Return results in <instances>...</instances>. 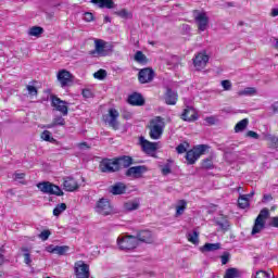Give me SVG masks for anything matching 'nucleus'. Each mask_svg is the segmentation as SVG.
I'll list each match as a JSON object with an SVG mask.
<instances>
[{"label":"nucleus","mask_w":278,"mask_h":278,"mask_svg":"<svg viewBox=\"0 0 278 278\" xmlns=\"http://www.w3.org/2000/svg\"><path fill=\"white\" fill-rule=\"evenodd\" d=\"M114 46L103 39H94V49L89 52L92 58H108Z\"/></svg>","instance_id":"nucleus-1"},{"label":"nucleus","mask_w":278,"mask_h":278,"mask_svg":"<svg viewBox=\"0 0 278 278\" xmlns=\"http://www.w3.org/2000/svg\"><path fill=\"white\" fill-rule=\"evenodd\" d=\"M166 123L162 116H156L150 121L149 125V136L151 140H160L164 134V128Z\"/></svg>","instance_id":"nucleus-2"},{"label":"nucleus","mask_w":278,"mask_h":278,"mask_svg":"<svg viewBox=\"0 0 278 278\" xmlns=\"http://www.w3.org/2000/svg\"><path fill=\"white\" fill-rule=\"evenodd\" d=\"M210 149V146L207 144H198L194 146L193 149L186 152V161L189 166H192V164H197V160L201 157V155H205V151Z\"/></svg>","instance_id":"nucleus-3"},{"label":"nucleus","mask_w":278,"mask_h":278,"mask_svg":"<svg viewBox=\"0 0 278 278\" xmlns=\"http://www.w3.org/2000/svg\"><path fill=\"white\" fill-rule=\"evenodd\" d=\"M138 239L134 235H126L117 238V245L121 251H134L138 249Z\"/></svg>","instance_id":"nucleus-4"},{"label":"nucleus","mask_w":278,"mask_h":278,"mask_svg":"<svg viewBox=\"0 0 278 278\" xmlns=\"http://www.w3.org/2000/svg\"><path fill=\"white\" fill-rule=\"evenodd\" d=\"M37 188L43 194H53L54 197H64V191H62L60 186H58L51 181L38 182Z\"/></svg>","instance_id":"nucleus-5"},{"label":"nucleus","mask_w":278,"mask_h":278,"mask_svg":"<svg viewBox=\"0 0 278 278\" xmlns=\"http://www.w3.org/2000/svg\"><path fill=\"white\" fill-rule=\"evenodd\" d=\"M97 214L101 216H112L114 214V206L109 199L102 198L96 203L94 207Z\"/></svg>","instance_id":"nucleus-6"},{"label":"nucleus","mask_w":278,"mask_h":278,"mask_svg":"<svg viewBox=\"0 0 278 278\" xmlns=\"http://www.w3.org/2000/svg\"><path fill=\"white\" fill-rule=\"evenodd\" d=\"M139 147L141 151L146 153V155H151V157H155V153L157 152V142H151L144 138V136L139 137Z\"/></svg>","instance_id":"nucleus-7"},{"label":"nucleus","mask_w":278,"mask_h":278,"mask_svg":"<svg viewBox=\"0 0 278 278\" xmlns=\"http://www.w3.org/2000/svg\"><path fill=\"white\" fill-rule=\"evenodd\" d=\"M56 79L61 88H68L73 85L75 77L68 70H60L56 74Z\"/></svg>","instance_id":"nucleus-8"},{"label":"nucleus","mask_w":278,"mask_h":278,"mask_svg":"<svg viewBox=\"0 0 278 278\" xmlns=\"http://www.w3.org/2000/svg\"><path fill=\"white\" fill-rule=\"evenodd\" d=\"M74 275L76 278H90V265L84 261L74 263Z\"/></svg>","instance_id":"nucleus-9"},{"label":"nucleus","mask_w":278,"mask_h":278,"mask_svg":"<svg viewBox=\"0 0 278 278\" xmlns=\"http://www.w3.org/2000/svg\"><path fill=\"white\" fill-rule=\"evenodd\" d=\"M51 106L62 116H68V102L60 99L58 96H51Z\"/></svg>","instance_id":"nucleus-10"},{"label":"nucleus","mask_w":278,"mask_h":278,"mask_svg":"<svg viewBox=\"0 0 278 278\" xmlns=\"http://www.w3.org/2000/svg\"><path fill=\"white\" fill-rule=\"evenodd\" d=\"M116 159H102L99 163L100 173H118Z\"/></svg>","instance_id":"nucleus-11"},{"label":"nucleus","mask_w":278,"mask_h":278,"mask_svg":"<svg viewBox=\"0 0 278 278\" xmlns=\"http://www.w3.org/2000/svg\"><path fill=\"white\" fill-rule=\"evenodd\" d=\"M180 119L185 123H197L199 121V112L193 106H186L180 114Z\"/></svg>","instance_id":"nucleus-12"},{"label":"nucleus","mask_w":278,"mask_h":278,"mask_svg":"<svg viewBox=\"0 0 278 278\" xmlns=\"http://www.w3.org/2000/svg\"><path fill=\"white\" fill-rule=\"evenodd\" d=\"M207 62H210V55H207V52L201 51L193 58V66L197 68V71H203L205 66H207Z\"/></svg>","instance_id":"nucleus-13"},{"label":"nucleus","mask_w":278,"mask_h":278,"mask_svg":"<svg viewBox=\"0 0 278 278\" xmlns=\"http://www.w3.org/2000/svg\"><path fill=\"white\" fill-rule=\"evenodd\" d=\"M155 78V72L151 67L141 68L138 73L139 84H151Z\"/></svg>","instance_id":"nucleus-14"},{"label":"nucleus","mask_w":278,"mask_h":278,"mask_svg":"<svg viewBox=\"0 0 278 278\" xmlns=\"http://www.w3.org/2000/svg\"><path fill=\"white\" fill-rule=\"evenodd\" d=\"M135 238H137V242L153 244V232H151L149 229L138 230Z\"/></svg>","instance_id":"nucleus-15"},{"label":"nucleus","mask_w":278,"mask_h":278,"mask_svg":"<svg viewBox=\"0 0 278 278\" xmlns=\"http://www.w3.org/2000/svg\"><path fill=\"white\" fill-rule=\"evenodd\" d=\"M63 190L65 192H75V190H79V182L71 176H66L63 178Z\"/></svg>","instance_id":"nucleus-16"},{"label":"nucleus","mask_w":278,"mask_h":278,"mask_svg":"<svg viewBox=\"0 0 278 278\" xmlns=\"http://www.w3.org/2000/svg\"><path fill=\"white\" fill-rule=\"evenodd\" d=\"M195 23L198 25L199 31H205L210 25V17H207L206 12H201L195 16Z\"/></svg>","instance_id":"nucleus-17"},{"label":"nucleus","mask_w":278,"mask_h":278,"mask_svg":"<svg viewBox=\"0 0 278 278\" xmlns=\"http://www.w3.org/2000/svg\"><path fill=\"white\" fill-rule=\"evenodd\" d=\"M109 116H110L109 126L112 127L114 131H118V129L121 128L118 116H121V114L116 111V109H110Z\"/></svg>","instance_id":"nucleus-18"},{"label":"nucleus","mask_w":278,"mask_h":278,"mask_svg":"<svg viewBox=\"0 0 278 278\" xmlns=\"http://www.w3.org/2000/svg\"><path fill=\"white\" fill-rule=\"evenodd\" d=\"M147 170H149V168L147 167V165H138V166H132L129 167L125 175L126 177H140L141 175H144V173H147Z\"/></svg>","instance_id":"nucleus-19"},{"label":"nucleus","mask_w":278,"mask_h":278,"mask_svg":"<svg viewBox=\"0 0 278 278\" xmlns=\"http://www.w3.org/2000/svg\"><path fill=\"white\" fill-rule=\"evenodd\" d=\"M164 100L166 105H177V101H179V94L173 89L167 88L164 94Z\"/></svg>","instance_id":"nucleus-20"},{"label":"nucleus","mask_w":278,"mask_h":278,"mask_svg":"<svg viewBox=\"0 0 278 278\" xmlns=\"http://www.w3.org/2000/svg\"><path fill=\"white\" fill-rule=\"evenodd\" d=\"M128 103L129 105H134L136 108H142L144 105V97H142V93L134 92L130 96H128Z\"/></svg>","instance_id":"nucleus-21"},{"label":"nucleus","mask_w":278,"mask_h":278,"mask_svg":"<svg viewBox=\"0 0 278 278\" xmlns=\"http://www.w3.org/2000/svg\"><path fill=\"white\" fill-rule=\"evenodd\" d=\"M115 161H117V172L121 170V168H129L131 164H134V159L129 155H123L119 157H115Z\"/></svg>","instance_id":"nucleus-22"},{"label":"nucleus","mask_w":278,"mask_h":278,"mask_svg":"<svg viewBox=\"0 0 278 278\" xmlns=\"http://www.w3.org/2000/svg\"><path fill=\"white\" fill-rule=\"evenodd\" d=\"M109 192L115 197L118 194H125V192H127V185L124 182H116L109 188Z\"/></svg>","instance_id":"nucleus-23"},{"label":"nucleus","mask_w":278,"mask_h":278,"mask_svg":"<svg viewBox=\"0 0 278 278\" xmlns=\"http://www.w3.org/2000/svg\"><path fill=\"white\" fill-rule=\"evenodd\" d=\"M64 115H56L53 117L51 124H47L43 127L46 129H53V127H64L66 125V119L63 118Z\"/></svg>","instance_id":"nucleus-24"},{"label":"nucleus","mask_w":278,"mask_h":278,"mask_svg":"<svg viewBox=\"0 0 278 278\" xmlns=\"http://www.w3.org/2000/svg\"><path fill=\"white\" fill-rule=\"evenodd\" d=\"M93 5H98L100 9L113 10L114 0H90Z\"/></svg>","instance_id":"nucleus-25"},{"label":"nucleus","mask_w":278,"mask_h":278,"mask_svg":"<svg viewBox=\"0 0 278 278\" xmlns=\"http://www.w3.org/2000/svg\"><path fill=\"white\" fill-rule=\"evenodd\" d=\"M264 140L267 141L269 149H278V137L275 135H265Z\"/></svg>","instance_id":"nucleus-26"},{"label":"nucleus","mask_w":278,"mask_h":278,"mask_svg":"<svg viewBox=\"0 0 278 278\" xmlns=\"http://www.w3.org/2000/svg\"><path fill=\"white\" fill-rule=\"evenodd\" d=\"M220 243H205L200 248L201 253H212V251H218Z\"/></svg>","instance_id":"nucleus-27"},{"label":"nucleus","mask_w":278,"mask_h":278,"mask_svg":"<svg viewBox=\"0 0 278 278\" xmlns=\"http://www.w3.org/2000/svg\"><path fill=\"white\" fill-rule=\"evenodd\" d=\"M134 60L135 62H137L138 64H149V59L147 58V55H144V52L143 51H140L138 50L136 53H135V56H134Z\"/></svg>","instance_id":"nucleus-28"},{"label":"nucleus","mask_w":278,"mask_h":278,"mask_svg":"<svg viewBox=\"0 0 278 278\" xmlns=\"http://www.w3.org/2000/svg\"><path fill=\"white\" fill-rule=\"evenodd\" d=\"M40 138L45 142H50L51 144H58V139L53 138V136L51 135V131L49 130H43L40 134Z\"/></svg>","instance_id":"nucleus-29"},{"label":"nucleus","mask_w":278,"mask_h":278,"mask_svg":"<svg viewBox=\"0 0 278 278\" xmlns=\"http://www.w3.org/2000/svg\"><path fill=\"white\" fill-rule=\"evenodd\" d=\"M21 251L24 253V264H26V266H31V250L27 247H22Z\"/></svg>","instance_id":"nucleus-30"},{"label":"nucleus","mask_w":278,"mask_h":278,"mask_svg":"<svg viewBox=\"0 0 278 278\" xmlns=\"http://www.w3.org/2000/svg\"><path fill=\"white\" fill-rule=\"evenodd\" d=\"M257 94L255 87H247L243 90L238 91V97H253Z\"/></svg>","instance_id":"nucleus-31"},{"label":"nucleus","mask_w":278,"mask_h":278,"mask_svg":"<svg viewBox=\"0 0 278 278\" xmlns=\"http://www.w3.org/2000/svg\"><path fill=\"white\" fill-rule=\"evenodd\" d=\"M247 127H249V118H243L236 124L235 134H240V131H244Z\"/></svg>","instance_id":"nucleus-32"},{"label":"nucleus","mask_w":278,"mask_h":278,"mask_svg":"<svg viewBox=\"0 0 278 278\" xmlns=\"http://www.w3.org/2000/svg\"><path fill=\"white\" fill-rule=\"evenodd\" d=\"M42 34H45V28H42L41 26H33L28 30V35L35 36V38H40Z\"/></svg>","instance_id":"nucleus-33"},{"label":"nucleus","mask_w":278,"mask_h":278,"mask_svg":"<svg viewBox=\"0 0 278 278\" xmlns=\"http://www.w3.org/2000/svg\"><path fill=\"white\" fill-rule=\"evenodd\" d=\"M71 248L68 245H56L50 251V253H56V255H66Z\"/></svg>","instance_id":"nucleus-34"},{"label":"nucleus","mask_w":278,"mask_h":278,"mask_svg":"<svg viewBox=\"0 0 278 278\" xmlns=\"http://www.w3.org/2000/svg\"><path fill=\"white\" fill-rule=\"evenodd\" d=\"M251 204L249 203V195H240L238 199V206L241 210H247V207H249Z\"/></svg>","instance_id":"nucleus-35"},{"label":"nucleus","mask_w":278,"mask_h":278,"mask_svg":"<svg viewBox=\"0 0 278 278\" xmlns=\"http://www.w3.org/2000/svg\"><path fill=\"white\" fill-rule=\"evenodd\" d=\"M201 168H203L204 170L214 169V161L212 160V157H207V159L202 160Z\"/></svg>","instance_id":"nucleus-36"},{"label":"nucleus","mask_w":278,"mask_h":278,"mask_svg":"<svg viewBox=\"0 0 278 278\" xmlns=\"http://www.w3.org/2000/svg\"><path fill=\"white\" fill-rule=\"evenodd\" d=\"M140 207V203L136 201H128L124 203V210L126 212H134V210H138Z\"/></svg>","instance_id":"nucleus-37"},{"label":"nucleus","mask_w":278,"mask_h":278,"mask_svg":"<svg viewBox=\"0 0 278 278\" xmlns=\"http://www.w3.org/2000/svg\"><path fill=\"white\" fill-rule=\"evenodd\" d=\"M186 207H188V202H186V200H180L179 205L176 206V216H181V214L186 212Z\"/></svg>","instance_id":"nucleus-38"},{"label":"nucleus","mask_w":278,"mask_h":278,"mask_svg":"<svg viewBox=\"0 0 278 278\" xmlns=\"http://www.w3.org/2000/svg\"><path fill=\"white\" fill-rule=\"evenodd\" d=\"M115 14L116 16H119V18H134V14L127 9H122L121 11L115 12Z\"/></svg>","instance_id":"nucleus-39"},{"label":"nucleus","mask_w":278,"mask_h":278,"mask_svg":"<svg viewBox=\"0 0 278 278\" xmlns=\"http://www.w3.org/2000/svg\"><path fill=\"white\" fill-rule=\"evenodd\" d=\"M62 212H66V203L58 204L53 208V216H60V214H62Z\"/></svg>","instance_id":"nucleus-40"},{"label":"nucleus","mask_w":278,"mask_h":278,"mask_svg":"<svg viewBox=\"0 0 278 278\" xmlns=\"http://www.w3.org/2000/svg\"><path fill=\"white\" fill-rule=\"evenodd\" d=\"M188 242H191V244H199V232L197 230H193V233H189L187 236Z\"/></svg>","instance_id":"nucleus-41"},{"label":"nucleus","mask_w":278,"mask_h":278,"mask_svg":"<svg viewBox=\"0 0 278 278\" xmlns=\"http://www.w3.org/2000/svg\"><path fill=\"white\" fill-rule=\"evenodd\" d=\"M188 147H190L188 142L180 143L176 147V151L179 155L182 153H188Z\"/></svg>","instance_id":"nucleus-42"},{"label":"nucleus","mask_w":278,"mask_h":278,"mask_svg":"<svg viewBox=\"0 0 278 278\" xmlns=\"http://www.w3.org/2000/svg\"><path fill=\"white\" fill-rule=\"evenodd\" d=\"M238 277V269L231 267L226 270L224 278H236Z\"/></svg>","instance_id":"nucleus-43"},{"label":"nucleus","mask_w":278,"mask_h":278,"mask_svg":"<svg viewBox=\"0 0 278 278\" xmlns=\"http://www.w3.org/2000/svg\"><path fill=\"white\" fill-rule=\"evenodd\" d=\"M29 97H38V88L34 85H26Z\"/></svg>","instance_id":"nucleus-44"},{"label":"nucleus","mask_w":278,"mask_h":278,"mask_svg":"<svg viewBox=\"0 0 278 278\" xmlns=\"http://www.w3.org/2000/svg\"><path fill=\"white\" fill-rule=\"evenodd\" d=\"M94 79L103 80L108 77V72L105 70H99L93 74Z\"/></svg>","instance_id":"nucleus-45"},{"label":"nucleus","mask_w":278,"mask_h":278,"mask_svg":"<svg viewBox=\"0 0 278 278\" xmlns=\"http://www.w3.org/2000/svg\"><path fill=\"white\" fill-rule=\"evenodd\" d=\"M51 236V230H42L40 233H39V238L40 240H42L43 242L49 240V237Z\"/></svg>","instance_id":"nucleus-46"},{"label":"nucleus","mask_w":278,"mask_h":278,"mask_svg":"<svg viewBox=\"0 0 278 278\" xmlns=\"http://www.w3.org/2000/svg\"><path fill=\"white\" fill-rule=\"evenodd\" d=\"M255 278H270V274L264 270H260V271H256ZM271 278H275V276H273Z\"/></svg>","instance_id":"nucleus-47"},{"label":"nucleus","mask_w":278,"mask_h":278,"mask_svg":"<svg viewBox=\"0 0 278 278\" xmlns=\"http://www.w3.org/2000/svg\"><path fill=\"white\" fill-rule=\"evenodd\" d=\"M81 94L85 99H92L94 97L90 89H83Z\"/></svg>","instance_id":"nucleus-48"},{"label":"nucleus","mask_w":278,"mask_h":278,"mask_svg":"<svg viewBox=\"0 0 278 278\" xmlns=\"http://www.w3.org/2000/svg\"><path fill=\"white\" fill-rule=\"evenodd\" d=\"M262 229H264V226H262L261 224H254L252 228V236H255V233H260Z\"/></svg>","instance_id":"nucleus-49"},{"label":"nucleus","mask_w":278,"mask_h":278,"mask_svg":"<svg viewBox=\"0 0 278 278\" xmlns=\"http://www.w3.org/2000/svg\"><path fill=\"white\" fill-rule=\"evenodd\" d=\"M258 216L266 220V218H268V216H270V211H268V208H263V210H261Z\"/></svg>","instance_id":"nucleus-50"},{"label":"nucleus","mask_w":278,"mask_h":278,"mask_svg":"<svg viewBox=\"0 0 278 278\" xmlns=\"http://www.w3.org/2000/svg\"><path fill=\"white\" fill-rule=\"evenodd\" d=\"M84 21L86 23H92V21H94V15L90 12H86L84 16Z\"/></svg>","instance_id":"nucleus-51"},{"label":"nucleus","mask_w":278,"mask_h":278,"mask_svg":"<svg viewBox=\"0 0 278 278\" xmlns=\"http://www.w3.org/2000/svg\"><path fill=\"white\" fill-rule=\"evenodd\" d=\"M229 255H230L229 252H224V254L220 256L223 266L229 263Z\"/></svg>","instance_id":"nucleus-52"},{"label":"nucleus","mask_w":278,"mask_h":278,"mask_svg":"<svg viewBox=\"0 0 278 278\" xmlns=\"http://www.w3.org/2000/svg\"><path fill=\"white\" fill-rule=\"evenodd\" d=\"M161 173L164 176L170 175V173H173V170L170 169V165L167 164L164 167H162Z\"/></svg>","instance_id":"nucleus-53"},{"label":"nucleus","mask_w":278,"mask_h":278,"mask_svg":"<svg viewBox=\"0 0 278 278\" xmlns=\"http://www.w3.org/2000/svg\"><path fill=\"white\" fill-rule=\"evenodd\" d=\"M13 177H14V180H15V181H18V180H21V179H25L26 175H25V173H17V172H15V173L13 174Z\"/></svg>","instance_id":"nucleus-54"},{"label":"nucleus","mask_w":278,"mask_h":278,"mask_svg":"<svg viewBox=\"0 0 278 278\" xmlns=\"http://www.w3.org/2000/svg\"><path fill=\"white\" fill-rule=\"evenodd\" d=\"M248 138H254V140L260 139V135L253 130H249L245 135Z\"/></svg>","instance_id":"nucleus-55"},{"label":"nucleus","mask_w":278,"mask_h":278,"mask_svg":"<svg viewBox=\"0 0 278 278\" xmlns=\"http://www.w3.org/2000/svg\"><path fill=\"white\" fill-rule=\"evenodd\" d=\"M222 86L224 90H231V80H223Z\"/></svg>","instance_id":"nucleus-56"},{"label":"nucleus","mask_w":278,"mask_h":278,"mask_svg":"<svg viewBox=\"0 0 278 278\" xmlns=\"http://www.w3.org/2000/svg\"><path fill=\"white\" fill-rule=\"evenodd\" d=\"M266 219L264 217H260V215H257L256 219H255V223L256 225H262L263 227H265L266 225Z\"/></svg>","instance_id":"nucleus-57"},{"label":"nucleus","mask_w":278,"mask_h":278,"mask_svg":"<svg viewBox=\"0 0 278 278\" xmlns=\"http://www.w3.org/2000/svg\"><path fill=\"white\" fill-rule=\"evenodd\" d=\"M205 123H207L208 125H216V117L214 116L205 117Z\"/></svg>","instance_id":"nucleus-58"},{"label":"nucleus","mask_w":278,"mask_h":278,"mask_svg":"<svg viewBox=\"0 0 278 278\" xmlns=\"http://www.w3.org/2000/svg\"><path fill=\"white\" fill-rule=\"evenodd\" d=\"M77 147L80 150L90 149V147L88 146V142H86V141H83V142L78 143Z\"/></svg>","instance_id":"nucleus-59"},{"label":"nucleus","mask_w":278,"mask_h":278,"mask_svg":"<svg viewBox=\"0 0 278 278\" xmlns=\"http://www.w3.org/2000/svg\"><path fill=\"white\" fill-rule=\"evenodd\" d=\"M273 114H278V102H274L270 106Z\"/></svg>","instance_id":"nucleus-60"},{"label":"nucleus","mask_w":278,"mask_h":278,"mask_svg":"<svg viewBox=\"0 0 278 278\" xmlns=\"http://www.w3.org/2000/svg\"><path fill=\"white\" fill-rule=\"evenodd\" d=\"M270 225L271 227H276L278 229V216L271 218Z\"/></svg>","instance_id":"nucleus-61"},{"label":"nucleus","mask_w":278,"mask_h":278,"mask_svg":"<svg viewBox=\"0 0 278 278\" xmlns=\"http://www.w3.org/2000/svg\"><path fill=\"white\" fill-rule=\"evenodd\" d=\"M266 201H273V194H264L263 195V203Z\"/></svg>","instance_id":"nucleus-62"},{"label":"nucleus","mask_w":278,"mask_h":278,"mask_svg":"<svg viewBox=\"0 0 278 278\" xmlns=\"http://www.w3.org/2000/svg\"><path fill=\"white\" fill-rule=\"evenodd\" d=\"M4 260H5V256H3V249L0 248V266L3 265Z\"/></svg>","instance_id":"nucleus-63"},{"label":"nucleus","mask_w":278,"mask_h":278,"mask_svg":"<svg viewBox=\"0 0 278 278\" xmlns=\"http://www.w3.org/2000/svg\"><path fill=\"white\" fill-rule=\"evenodd\" d=\"M270 16L273 17L278 16V9H273L270 12Z\"/></svg>","instance_id":"nucleus-64"}]
</instances>
